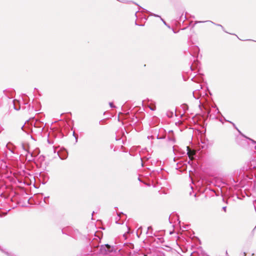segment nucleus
Wrapping results in <instances>:
<instances>
[{"label":"nucleus","instance_id":"obj_1","mask_svg":"<svg viewBox=\"0 0 256 256\" xmlns=\"http://www.w3.org/2000/svg\"><path fill=\"white\" fill-rule=\"evenodd\" d=\"M187 154L190 160L193 158V156L196 154L195 152L191 150L189 147L186 146Z\"/></svg>","mask_w":256,"mask_h":256},{"label":"nucleus","instance_id":"obj_2","mask_svg":"<svg viewBox=\"0 0 256 256\" xmlns=\"http://www.w3.org/2000/svg\"><path fill=\"white\" fill-rule=\"evenodd\" d=\"M110 248V246L108 244H106V246H102L100 248V250L102 253L106 254L107 251H109Z\"/></svg>","mask_w":256,"mask_h":256},{"label":"nucleus","instance_id":"obj_3","mask_svg":"<svg viewBox=\"0 0 256 256\" xmlns=\"http://www.w3.org/2000/svg\"><path fill=\"white\" fill-rule=\"evenodd\" d=\"M208 22H211V23H212V24H214L215 25H216L218 26H220L222 29H224V27L221 24H216L214 23V22H212V21H210V20H208ZM207 22V21H204V22H201V21H200V22H196L197 23V22Z\"/></svg>","mask_w":256,"mask_h":256},{"label":"nucleus","instance_id":"obj_4","mask_svg":"<svg viewBox=\"0 0 256 256\" xmlns=\"http://www.w3.org/2000/svg\"><path fill=\"white\" fill-rule=\"evenodd\" d=\"M152 230V228L151 226H150L148 228V231L146 232V234H150V235H152V232H150V230Z\"/></svg>","mask_w":256,"mask_h":256},{"label":"nucleus","instance_id":"obj_5","mask_svg":"<svg viewBox=\"0 0 256 256\" xmlns=\"http://www.w3.org/2000/svg\"><path fill=\"white\" fill-rule=\"evenodd\" d=\"M2 251L3 252H4L8 256H14V254H10L8 253V252H4L2 250Z\"/></svg>","mask_w":256,"mask_h":256},{"label":"nucleus","instance_id":"obj_6","mask_svg":"<svg viewBox=\"0 0 256 256\" xmlns=\"http://www.w3.org/2000/svg\"><path fill=\"white\" fill-rule=\"evenodd\" d=\"M161 20H162V21L163 22L164 24L166 25L168 28H170V26L168 25H167L166 23V22L162 20V18H161Z\"/></svg>","mask_w":256,"mask_h":256},{"label":"nucleus","instance_id":"obj_7","mask_svg":"<svg viewBox=\"0 0 256 256\" xmlns=\"http://www.w3.org/2000/svg\"><path fill=\"white\" fill-rule=\"evenodd\" d=\"M109 104L111 108H114L115 106L113 104L112 102H110Z\"/></svg>","mask_w":256,"mask_h":256},{"label":"nucleus","instance_id":"obj_8","mask_svg":"<svg viewBox=\"0 0 256 256\" xmlns=\"http://www.w3.org/2000/svg\"><path fill=\"white\" fill-rule=\"evenodd\" d=\"M222 210H224V212H226V206H224L222 207Z\"/></svg>","mask_w":256,"mask_h":256},{"label":"nucleus","instance_id":"obj_9","mask_svg":"<svg viewBox=\"0 0 256 256\" xmlns=\"http://www.w3.org/2000/svg\"><path fill=\"white\" fill-rule=\"evenodd\" d=\"M170 140L172 141V142H174V138H170Z\"/></svg>","mask_w":256,"mask_h":256},{"label":"nucleus","instance_id":"obj_10","mask_svg":"<svg viewBox=\"0 0 256 256\" xmlns=\"http://www.w3.org/2000/svg\"><path fill=\"white\" fill-rule=\"evenodd\" d=\"M24 124H23L22 125V126H21V127H20V128H21L22 130V129H23V128L24 127Z\"/></svg>","mask_w":256,"mask_h":256},{"label":"nucleus","instance_id":"obj_11","mask_svg":"<svg viewBox=\"0 0 256 256\" xmlns=\"http://www.w3.org/2000/svg\"><path fill=\"white\" fill-rule=\"evenodd\" d=\"M150 109H151L152 110H155V108H150Z\"/></svg>","mask_w":256,"mask_h":256},{"label":"nucleus","instance_id":"obj_12","mask_svg":"<svg viewBox=\"0 0 256 256\" xmlns=\"http://www.w3.org/2000/svg\"><path fill=\"white\" fill-rule=\"evenodd\" d=\"M252 140L253 142H254V140Z\"/></svg>","mask_w":256,"mask_h":256}]
</instances>
